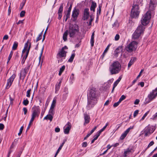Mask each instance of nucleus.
<instances>
[{
  "instance_id": "nucleus-20",
  "label": "nucleus",
  "mask_w": 157,
  "mask_h": 157,
  "mask_svg": "<svg viewBox=\"0 0 157 157\" xmlns=\"http://www.w3.org/2000/svg\"><path fill=\"white\" fill-rule=\"evenodd\" d=\"M84 119L85 121L84 125H85L90 122V118L89 115L86 113L84 114Z\"/></svg>"
},
{
  "instance_id": "nucleus-54",
  "label": "nucleus",
  "mask_w": 157,
  "mask_h": 157,
  "mask_svg": "<svg viewBox=\"0 0 157 157\" xmlns=\"http://www.w3.org/2000/svg\"><path fill=\"white\" fill-rule=\"evenodd\" d=\"M120 103V102L118 101V102L114 103L113 104V106L114 107H116L119 105Z\"/></svg>"
},
{
  "instance_id": "nucleus-2",
  "label": "nucleus",
  "mask_w": 157,
  "mask_h": 157,
  "mask_svg": "<svg viewBox=\"0 0 157 157\" xmlns=\"http://www.w3.org/2000/svg\"><path fill=\"white\" fill-rule=\"evenodd\" d=\"M142 0H135L131 10V16L133 18L138 17L140 13L138 6L142 3Z\"/></svg>"
},
{
  "instance_id": "nucleus-45",
  "label": "nucleus",
  "mask_w": 157,
  "mask_h": 157,
  "mask_svg": "<svg viewBox=\"0 0 157 157\" xmlns=\"http://www.w3.org/2000/svg\"><path fill=\"white\" fill-rule=\"evenodd\" d=\"M31 90L29 89L26 92V96L28 97H30V93L31 92Z\"/></svg>"
},
{
  "instance_id": "nucleus-12",
  "label": "nucleus",
  "mask_w": 157,
  "mask_h": 157,
  "mask_svg": "<svg viewBox=\"0 0 157 157\" xmlns=\"http://www.w3.org/2000/svg\"><path fill=\"white\" fill-rule=\"evenodd\" d=\"M67 53V51L62 49L59 51L57 55V58L58 62H61L62 61V59H64L66 57Z\"/></svg>"
},
{
  "instance_id": "nucleus-49",
  "label": "nucleus",
  "mask_w": 157,
  "mask_h": 157,
  "mask_svg": "<svg viewBox=\"0 0 157 157\" xmlns=\"http://www.w3.org/2000/svg\"><path fill=\"white\" fill-rule=\"evenodd\" d=\"M44 48V46H43L42 47V48L41 50V53H40V57H39L40 61V60L41 58L43 52Z\"/></svg>"
},
{
  "instance_id": "nucleus-62",
  "label": "nucleus",
  "mask_w": 157,
  "mask_h": 157,
  "mask_svg": "<svg viewBox=\"0 0 157 157\" xmlns=\"http://www.w3.org/2000/svg\"><path fill=\"white\" fill-rule=\"evenodd\" d=\"M58 19L59 20L62 17V13H58Z\"/></svg>"
},
{
  "instance_id": "nucleus-10",
  "label": "nucleus",
  "mask_w": 157,
  "mask_h": 157,
  "mask_svg": "<svg viewBox=\"0 0 157 157\" xmlns=\"http://www.w3.org/2000/svg\"><path fill=\"white\" fill-rule=\"evenodd\" d=\"M151 14L149 11L147 12L142 17L141 23L143 25H147L149 22Z\"/></svg>"
},
{
  "instance_id": "nucleus-48",
  "label": "nucleus",
  "mask_w": 157,
  "mask_h": 157,
  "mask_svg": "<svg viewBox=\"0 0 157 157\" xmlns=\"http://www.w3.org/2000/svg\"><path fill=\"white\" fill-rule=\"evenodd\" d=\"M139 111V110H136L134 111L133 114V117H135L138 114Z\"/></svg>"
},
{
  "instance_id": "nucleus-39",
  "label": "nucleus",
  "mask_w": 157,
  "mask_h": 157,
  "mask_svg": "<svg viewBox=\"0 0 157 157\" xmlns=\"http://www.w3.org/2000/svg\"><path fill=\"white\" fill-rule=\"evenodd\" d=\"M149 111H147V112L144 114V116H143V117H142V118H141V119L140 120V121H143V120L147 116V115L149 113Z\"/></svg>"
},
{
  "instance_id": "nucleus-28",
  "label": "nucleus",
  "mask_w": 157,
  "mask_h": 157,
  "mask_svg": "<svg viewBox=\"0 0 157 157\" xmlns=\"http://www.w3.org/2000/svg\"><path fill=\"white\" fill-rule=\"evenodd\" d=\"M64 144V142H63L61 145L60 146V147H59V148H58L57 151L55 155L54 156V157H56V156L57 155H58V153H59V151H60V150L61 149L63 146Z\"/></svg>"
},
{
  "instance_id": "nucleus-15",
  "label": "nucleus",
  "mask_w": 157,
  "mask_h": 157,
  "mask_svg": "<svg viewBox=\"0 0 157 157\" xmlns=\"http://www.w3.org/2000/svg\"><path fill=\"white\" fill-rule=\"evenodd\" d=\"M16 75L13 74L12 76L7 80V82L6 86V89H9L14 79L15 78Z\"/></svg>"
},
{
  "instance_id": "nucleus-52",
  "label": "nucleus",
  "mask_w": 157,
  "mask_h": 157,
  "mask_svg": "<svg viewBox=\"0 0 157 157\" xmlns=\"http://www.w3.org/2000/svg\"><path fill=\"white\" fill-rule=\"evenodd\" d=\"M152 118L153 120H155L157 118V112L153 116Z\"/></svg>"
},
{
  "instance_id": "nucleus-6",
  "label": "nucleus",
  "mask_w": 157,
  "mask_h": 157,
  "mask_svg": "<svg viewBox=\"0 0 157 157\" xmlns=\"http://www.w3.org/2000/svg\"><path fill=\"white\" fill-rule=\"evenodd\" d=\"M83 20H87L90 17V19L89 20V22H87L89 25H91V23L93 20L94 17L92 15L90 16V12L89 11V9L88 8H85L84 9L83 11Z\"/></svg>"
},
{
  "instance_id": "nucleus-42",
  "label": "nucleus",
  "mask_w": 157,
  "mask_h": 157,
  "mask_svg": "<svg viewBox=\"0 0 157 157\" xmlns=\"http://www.w3.org/2000/svg\"><path fill=\"white\" fill-rule=\"evenodd\" d=\"M126 98V96L124 95H122L119 99V101L121 102L124 100Z\"/></svg>"
},
{
  "instance_id": "nucleus-23",
  "label": "nucleus",
  "mask_w": 157,
  "mask_h": 157,
  "mask_svg": "<svg viewBox=\"0 0 157 157\" xmlns=\"http://www.w3.org/2000/svg\"><path fill=\"white\" fill-rule=\"evenodd\" d=\"M53 118V115L48 114L46 117H45L44 118V120H49L50 121H51Z\"/></svg>"
},
{
  "instance_id": "nucleus-63",
  "label": "nucleus",
  "mask_w": 157,
  "mask_h": 157,
  "mask_svg": "<svg viewBox=\"0 0 157 157\" xmlns=\"http://www.w3.org/2000/svg\"><path fill=\"white\" fill-rule=\"evenodd\" d=\"M8 35H6L4 36V37L3 38V39L7 40L8 39Z\"/></svg>"
},
{
  "instance_id": "nucleus-64",
  "label": "nucleus",
  "mask_w": 157,
  "mask_h": 157,
  "mask_svg": "<svg viewBox=\"0 0 157 157\" xmlns=\"http://www.w3.org/2000/svg\"><path fill=\"white\" fill-rule=\"evenodd\" d=\"M60 128L58 127H57L55 128V131L56 132H58L60 131Z\"/></svg>"
},
{
  "instance_id": "nucleus-46",
  "label": "nucleus",
  "mask_w": 157,
  "mask_h": 157,
  "mask_svg": "<svg viewBox=\"0 0 157 157\" xmlns=\"http://www.w3.org/2000/svg\"><path fill=\"white\" fill-rule=\"evenodd\" d=\"M67 95L63 94L62 97V100L63 101L66 100L67 98Z\"/></svg>"
},
{
  "instance_id": "nucleus-25",
  "label": "nucleus",
  "mask_w": 157,
  "mask_h": 157,
  "mask_svg": "<svg viewBox=\"0 0 157 157\" xmlns=\"http://www.w3.org/2000/svg\"><path fill=\"white\" fill-rule=\"evenodd\" d=\"M136 58L135 57L131 59L128 64V68H129L133 64L134 62L136 60Z\"/></svg>"
},
{
  "instance_id": "nucleus-53",
  "label": "nucleus",
  "mask_w": 157,
  "mask_h": 157,
  "mask_svg": "<svg viewBox=\"0 0 157 157\" xmlns=\"http://www.w3.org/2000/svg\"><path fill=\"white\" fill-rule=\"evenodd\" d=\"M154 142L153 141H151L150 143L148 145V146H147V148H149L150 147L152 146V145H153L154 144Z\"/></svg>"
},
{
  "instance_id": "nucleus-14",
  "label": "nucleus",
  "mask_w": 157,
  "mask_h": 157,
  "mask_svg": "<svg viewBox=\"0 0 157 157\" xmlns=\"http://www.w3.org/2000/svg\"><path fill=\"white\" fill-rule=\"evenodd\" d=\"M56 97H54V98L48 112L49 114L53 116L55 113V108L56 105Z\"/></svg>"
},
{
  "instance_id": "nucleus-38",
  "label": "nucleus",
  "mask_w": 157,
  "mask_h": 157,
  "mask_svg": "<svg viewBox=\"0 0 157 157\" xmlns=\"http://www.w3.org/2000/svg\"><path fill=\"white\" fill-rule=\"evenodd\" d=\"M101 133L99 132L98 131L97 133V134H96L95 136H94V140H95L97 139L98 137L100 135V134Z\"/></svg>"
},
{
  "instance_id": "nucleus-41",
  "label": "nucleus",
  "mask_w": 157,
  "mask_h": 157,
  "mask_svg": "<svg viewBox=\"0 0 157 157\" xmlns=\"http://www.w3.org/2000/svg\"><path fill=\"white\" fill-rule=\"evenodd\" d=\"M101 7H102L101 5V4H100L99 5L98 9V11H97V14H100V13L101 12Z\"/></svg>"
},
{
  "instance_id": "nucleus-55",
  "label": "nucleus",
  "mask_w": 157,
  "mask_h": 157,
  "mask_svg": "<svg viewBox=\"0 0 157 157\" xmlns=\"http://www.w3.org/2000/svg\"><path fill=\"white\" fill-rule=\"evenodd\" d=\"M60 85H59L58 84H56V91H58L59 89Z\"/></svg>"
},
{
  "instance_id": "nucleus-3",
  "label": "nucleus",
  "mask_w": 157,
  "mask_h": 157,
  "mask_svg": "<svg viewBox=\"0 0 157 157\" xmlns=\"http://www.w3.org/2000/svg\"><path fill=\"white\" fill-rule=\"evenodd\" d=\"M121 69V65L118 61L113 62L109 67V71L111 75L118 73Z\"/></svg>"
},
{
  "instance_id": "nucleus-17",
  "label": "nucleus",
  "mask_w": 157,
  "mask_h": 157,
  "mask_svg": "<svg viewBox=\"0 0 157 157\" xmlns=\"http://www.w3.org/2000/svg\"><path fill=\"white\" fill-rule=\"evenodd\" d=\"M71 128V123L68 122L63 127V131L65 134H67L69 133V131Z\"/></svg>"
},
{
  "instance_id": "nucleus-29",
  "label": "nucleus",
  "mask_w": 157,
  "mask_h": 157,
  "mask_svg": "<svg viewBox=\"0 0 157 157\" xmlns=\"http://www.w3.org/2000/svg\"><path fill=\"white\" fill-rule=\"evenodd\" d=\"M18 45V43L16 42L15 41L14 42L12 49L13 50H15L17 49Z\"/></svg>"
},
{
  "instance_id": "nucleus-22",
  "label": "nucleus",
  "mask_w": 157,
  "mask_h": 157,
  "mask_svg": "<svg viewBox=\"0 0 157 157\" xmlns=\"http://www.w3.org/2000/svg\"><path fill=\"white\" fill-rule=\"evenodd\" d=\"M94 32L92 34L91 37V39L90 40V43L91 44V46L92 47H93L94 45Z\"/></svg>"
},
{
  "instance_id": "nucleus-18",
  "label": "nucleus",
  "mask_w": 157,
  "mask_h": 157,
  "mask_svg": "<svg viewBox=\"0 0 157 157\" xmlns=\"http://www.w3.org/2000/svg\"><path fill=\"white\" fill-rule=\"evenodd\" d=\"M157 4V0H151L149 6V10H154Z\"/></svg>"
},
{
  "instance_id": "nucleus-21",
  "label": "nucleus",
  "mask_w": 157,
  "mask_h": 157,
  "mask_svg": "<svg viewBox=\"0 0 157 157\" xmlns=\"http://www.w3.org/2000/svg\"><path fill=\"white\" fill-rule=\"evenodd\" d=\"M79 14V11L78 10L75 9L72 12V17L74 18H77Z\"/></svg>"
},
{
  "instance_id": "nucleus-43",
  "label": "nucleus",
  "mask_w": 157,
  "mask_h": 157,
  "mask_svg": "<svg viewBox=\"0 0 157 157\" xmlns=\"http://www.w3.org/2000/svg\"><path fill=\"white\" fill-rule=\"evenodd\" d=\"M29 101L27 99L24 100L23 102V105H27L29 104Z\"/></svg>"
},
{
  "instance_id": "nucleus-31",
  "label": "nucleus",
  "mask_w": 157,
  "mask_h": 157,
  "mask_svg": "<svg viewBox=\"0 0 157 157\" xmlns=\"http://www.w3.org/2000/svg\"><path fill=\"white\" fill-rule=\"evenodd\" d=\"M121 76H120L114 82L113 84V86H116L117 84H118L119 82H120V81L121 80Z\"/></svg>"
},
{
  "instance_id": "nucleus-5",
  "label": "nucleus",
  "mask_w": 157,
  "mask_h": 157,
  "mask_svg": "<svg viewBox=\"0 0 157 157\" xmlns=\"http://www.w3.org/2000/svg\"><path fill=\"white\" fill-rule=\"evenodd\" d=\"M79 33L78 26L76 24L71 25L69 26V33L70 36L73 37L78 35Z\"/></svg>"
},
{
  "instance_id": "nucleus-9",
  "label": "nucleus",
  "mask_w": 157,
  "mask_h": 157,
  "mask_svg": "<svg viewBox=\"0 0 157 157\" xmlns=\"http://www.w3.org/2000/svg\"><path fill=\"white\" fill-rule=\"evenodd\" d=\"M144 29L145 27L143 25H139L133 34L132 38L134 39L138 38L140 35L143 33Z\"/></svg>"
},
{
  "instance_id": "nucleus-24",
  "label": "nucleus",
  "mask_w": 157,
  "mask_h": 157,
  "mask_svg": "<svg viewBox=\"0 0 157 157\" xmlns=\"http://www.w3.org/2000/svg\"><path fill=\"white\" fill-rule=\"evenodd\" d=\"M96 3L94 2L93 1L90 8V10L94 12L95 11V8L96 7Z\"/></svg>"
},
{
  "instance_id": "nucleus-61",
  "label": "nucleus",
  "mask_w": 157,
  "mask_h": 157,
  "mask_svg": "<svg viewBox=\"0 0 157 157\" xmlns=\"http://www.w3.org/2000/svg\"><path fill=\"white\" fill-rule=\"evenodd\" d=\"M70 14V12H68L67 11V13L66 14H65V17H69Z\"/></svg>"
},
{
  "instance_id": "nucleus-58",
  "label": "nucleus",
  "mask_w": 157,
  "mask_h": 157,
  "mask_svg": "<svg viewBox=\"0 0 157 157\" xmlns=\"http://www.w3.org/2000/svg\"><path fill=\"white\" fill-rule=\"evenodd\" d=\"M87 145V143L86 142H83L82 144V147H86Z\"/></svg>"
},
{
  "instance_id": "nucleus-19",
  "label": "nucleus",
  "mask_w": 157,
  "mask_h": 157,
  "mask_svg": "<svg viewBox=\"0 0 157 157\" xmlns=\"http://www.w3.org/2000/svg\"><path fill=\"white\" fill-rule=\"evenodd\" d=\"M134 128V125H133L132 126H131L130 127H129L128 129H127L122 134L120 137L121 139H124V138L126 136L127 134L130 132V130L131 129H133Z\"/></svg>"
},
{
  "instance_id": "nucleus-40",
  "label": "nucleus",
  "mask_w": 157,
  "mask_h": 157,
  "mask_svg": "<svg viewBox=\"0 0 157 157\" xmlns=\"http://www.w3.org/2000/svg\"><path fill=\"white\" fill-rule=\"evenodd\" d=\"M63 10V4H61L60 5L59 8V9L58 13H62Z\"/></svg>"
},
{
  "instance_id": "nucleus-16",
  "label": "nucleus",
  "mask_w": 157,
  "mask_h": 157,
  "mask_svg": "<svg viewBox=\"0 0 157 157\" xmlns=\"http://www.w3.org/2000/svg\"><path fill=\"white\" fill-rule=\"evenodd\" d=\"M30 66L26 67L24 69L21 70L20 73V77L23 79H24L26 75L28 72L29 68Z\"/></svg>"
},
{
  "instance_id": "nucleus-33",
  "label": "nucleus",
  "mask_w": 157,
  "mask_h": 157,
  "mask_svg": "<svg viewBox=\"0 0 157 157\" xmlns=\"http://www.w3.org/2000/svg\"><path fill=\"white\" fill-rule=\"evenodd\" d=\"M75 56V53H74L73 54H72L71 55L70 58L68 60V61L70 62H72L73 61V60L74 59Z\"/></svg>"
},
{
  "instance_id": "nucleus-11",
  "label": "nucleus",
  "mask_w": 157,
  "mask_h": 157,
  "mask_svg": "<svg viewBox=\"0 0 157 157\" xmlns=\"http://www.w3.org/2000/svg\"><path fill=\"white\" fill-rule=\"evenodd\" d=\"M137 42L133 41L127 45L126 48V49L128 52H132L136 49L137 48Z\"/></svg>"
},
{
  "instance_id": "nucleus-47",
  "label": "nucleus",
  "mask_w": 157,
  "mask_h": 157,
  "mask_svg": "<svg viewBox=\"0 0 157 157\" xmlns=\"http://www.w3.org/2000/svg\"><path fill=\"white\" fill-rule=\"evenodd\" d=\"M25 11H22L20 13V16L21 17H24L25 15Z\"/></svg>"
},
{
  "instance_id": "nucleus-1",
  "label": "nucleus",
  "mask_w": 157,
  "mask_h": 157,
  "mask_svg": "<svg viewBox=\"0 0 157 157\" xmlns=\"http://www.w3.org/2000/svg\"><path fill=\"white\" fill-rule=\"evenodd\" d=\"M98 96V91L96 88H92L89 90L87 95V103L86 106L87 109H91L97 103Z\"/></svg>"
},
{
  "instance_id": "nucleus-36",
  "label": "nucleus",
  "mask_w": 157,
  "mask_h": 157,
  "mask_svg": "<svg viewBox=\"0 0 157 157\" xmlns=\"http://www.w3.org/2000/svg\"><path fill=\"white\" fill-rule=\"evenodd\" d=\"M13 54V52L12 51H11L10 54L8 58V61H7V63L9 62V61L10 60L11 58V57L12 56Z\"/></svg>"
},
{
  "instance_id": "nucleus-56",
  "label": "nucleus",
  "mask_w": 157,
  "mask_h": 157,
  "mask_svg": "<svg viewBox=\"0 0 157 157\" xmlns=\"http://www.w3.org/2000/svg\"><path fill=\"white\" fill-rule=\"evenodd\" d=\"M106 128V126H105L101 129L98 131L101 133V132H103L105 129Z\"/></svg>"
},
{
  "instance_id": "nucleus-59",
  "label": "nucleus",
  "mask_w": 157,
  "mask_h": 157,
  "mask_svg": "<svg viewBox=\"0 0 157 157\" xmlns=\"http://www.w3.org/2000/svg\"><path fill=\"white\" fill-rule=\"evenodd\" d=\"M4 127V124H2L0 123V130H3Z\"/></svg>"
},
{
  "instance_id": "nucleus-32",
  "label": "nucleus",
  "mask_w": 157,
  "mask_h": 157,
  "mask_svg": "<svg viewBox=\"0 0 157 157\" xmlns=\"http://www.w3.org/2000/svg\"><path fill=\"white\" fill-rule=\"evenodd\" d=\"M119 26V23L117 21H116L114 24L113 25V27L114 28H117Z\"/></svg>"
},
{
  "instance_id": "nucleus-30",
  "label": "nucleus",
  "mask_w": 157,
  "mask_h": 157,
  "mask_svg": "<svg viewBox=\"0 0 157 157\" xmlns=\"http://www.w3.org/2000/svg\"><path fill=\"white\" fill-rule=\"evenodd\" d=\"M65 68V66L64 65H63L62 67L61 68H60L59 72V76H60L61 75L62 73L64 70Z\"/></svg>"
},
{
  "instance_id": "nucleus-44",
  "label": "nucleus",
  "mask_w": 157,
  "mask_h": 157,
  "mask_svg": "<svg viewBox=\"0 0 157 157\" xmlns=\"http://www.w3.org/2000/svg\"><path fill=\"white\" fill-rule=\"evenodd\" d=\"M23 128H24L23 126H22L21 127V128H20V129L19 132L18 133V136H20L21 134V133L22 132V131L23 130Z\"/></svg>"
},
{
  "instance_id": "nucleus-50",
  "label": "nucleus",
  "mask_w": 157,
  "mask_h": 157,
  "mask_svg": "<svg viewBox=\"0 0 157 157\" xmlns=\"http://www.w3.org/2000/svg\"><path fill=\"white\" fill-rule=\"evenodd\" d=\"M129 152H130V151L129 149H128L126 151H125L124 152V155L123 156L124 157H126L127 156V154L128 153H129Z\"/></svg>"
},
{
  "instance_id": "nucleus-37",
  "label": "nucleus",
  "mask_w": 157,
  "mask_h": 157,
  "mask_svg": "<svg viewBox=\"0 0 157 157\" xmlns=\"http://www.w3.org/2000/svg\"><path fill=\"white\" fill-rule=\"evenodd\" d=\"M68 89L67 87H65L64 89L63 93V94L68 95Z\"/></svg>"
},
{
  "instance_id": "nucleus-7",
  "label": "nucleus",
  "mask_w": 157,
  "mask_h": 157,
  "mask_svg": "<svg viewBox=\"0 0 157 157\" xmlns=\"http://www.w3.org/2000/svg\"><path fill=\"white\" fill-rule=\"evenodd\" d=\"M31 117L30 122H33L36 117H38L40 113V110L39 106H34L32 109Z\"/></svg>"
},
{
  "instance_id": "nucleus-13",
  "label": "nucleus",
  "mask_w": 157,
  "mask_h": 157,
  "mask_svg": "<svg viewBox=\"0 0 157 157\" xmlns=\"http://www.w3.org/2000/svg\"><path fill=\"white\" fill-rule=\"evenodd\" d=\"M155 130V128L153 126H150L148 125L144 129L145 136H148L152 133Z\"/></svg>"
},
{
  "instance_id": "nucleus-35",
  "label": "nucleus",
  "mask_w": 157,
  "mask_h": 157,
  "mask_svg": "<svg viewBox=\"0 0 157 157\" xmlns=\"http://www.w3.org/2000/svg\"><path fill=\"white\" fill-rule=\"evenodd\" d=\"M43 31L38 36L36 40V42H37L39 40H40L42 38V35L43 34Z\"/></svg>"
},
{
  "instance_id": "nucleus-34",
  "label": "nucleus",
  "mask_w": 157,
  "mask_h": 157,
  "mask_svg": "<svg viewBox=\"0 0 157 157\" xmlns=\"http://www.w3.org/2000/svg\"><path fill=\"white\" fill-rule=\"evenodd\" d=\"M26 1V0H23L22 1L20 6V10H22L23 9V7H24V6L25 4Z\"/></svg>"
},
{
  "instance_id": "nucleus-4",
  "label": "nucleus",
  "mask_w": 157,
  "mask_h": 157,
  "mask_svg": "<svg viewBox=\"0 0 157 157\" xmlns=\"http://www.w3.org/2000/svg\"><path fill=\"white\" fill-rule=\"evenodd\" d=\"M31 43L28 40L25 44L24 49L22 51V56H24L21 61V63L23 64L27 57L30 48Z\"/></svg>"
},
{
  "instance_id": "nucleus-27",
  "label": "nucleus",
  "mask_w": 157,
  "mask_h": 157,
  "mask_svg": "<svg viewBox=\"0 0 157 157\" xmlns=\"http://www.w3.org/2000/svg\"><path fill=\"white\" fill-rule=\"evenodd\" d=\"M67 35L68 31L67 30L64 33L63 35V39L64 41H66L67 40Z\"/></svg>"
},
{
  "instance_id": "nucleus-51",
  "label": "nucleus",
  "mask_w": 157,
  "mask_h": 157,
  "mask_svg": "<svg viewBox=\"0 0 157 157\" xmlns=\"http://www.w3.org/2000/svg\"><path fill=\"white\" fill-rule=\"evenodd\" d=\"M120 38V36L118 34H117L115 36L114 39L115 40L117 41L119 40Z\"/></svg>"
},
{
  "instance_id": "nucleus-60",
  "label": "nucleus",
  "mask_w": 157,
  "mask_h": 157,
  "mask_svg": "<svg viewBox=\"0 0 157 157\" xmlns=\"http://www.w3.org/2000/svg\"><path fill=\"white\" fill-rule=\"evenodd\" d=\"M140 102V100L139 99H136L135 100V101H134V104L135 105H137L139 103V102Z\"/></svg>"
},
{
  "instance_id": "nucleus-8",
  "label": "nucleus",
  "mask_w": 157,
  "mask_h": 157,
  "mask_svg": "<svg viewBox=\"0 0 157 157\" xmlns=\"http://www.w3.org/2000/svg\"><path fill=\"white\" fill-rule=\"evenodd\" d=\"M157 96V87L154 90H153L148 94L147 97L146 98L144 103L147 104L153 100Z\"/></svg>"
},
{
  "instance_id": "nucleus-26",
  "label": "nucleus",
  "mask_w": 157,
  "mask_h": 157,
  "mask_svg": "<svg viewBox=\"0 0 157 157\" xmlns=\"http://www.w3.org/2000/svg\"><path fill=\"white\" fill-rule=\"evenodd\" d=\"M122 46H119L115 50L116 53L118 54L122 51Z\"/></svg>"
},
{
  "instance_id": "nucleus-57",
  "label": "nucleus",
  "mask_w": 157,
  "mask_h": 157,
  "mask_svg": "<svg viewBox=\"0 0 157 157\" xmlns=\"http://www.w3.org/2000/svg\"><path fill=\"white\" fill-rule=\"evenodd\" d=\"M23 111L24 112V114L25 115H26L27 112V109L25 107H24L23 108Z\"/></svg>"
}]
</instances>
